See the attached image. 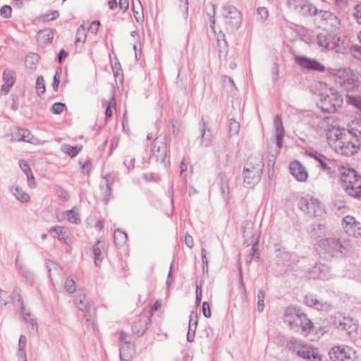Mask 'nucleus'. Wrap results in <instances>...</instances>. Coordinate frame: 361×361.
<instances>
[{"instance_id": "obj_1", "label": "nucleus", "mask_w": 361, "mask_h": 361, "mask_svg": "<svg viewBox=\"0 0 361 361\" xmlns=\"http://www.w3.org/2000/svg\"><path fill=\"white\" fill-rule=\"evenodd\" d=\"M329 139L334 141L335 150L343 155L351 156L356 153L361 143L345 130H336L330 133Z\"/></svg>"}, {"instance_id": "obj_2", "label": "nucleus", "mask_w": 361, "mask_h": 361, "mask_svg": "<svg viewBox=\"0 0 361 361\" xmlns=\"http://www.w3.org/2000/svg\"><path fill=\"white\" fill-rule=\"evenodd\" d=\"M264 166V159L259 153L248 157L243 172V183L246 187L252 188L259 181Z\"/></svg>"}, {"instance_id": "obj_3", "label": "nucleus", "mask_w": 361, "mask_h": 361, "mask_svg": "<svg viewBox=\"0 0 361 361\" xmlns=\"http://www.w3.org/2000/svg\"><path fill=\"white\" fill-rule=\"evenodd\" d=\"M340 181L342 188L350 197L361 199V176L356 171L342 167L340 171Z\"/></svg>"}, {"instance_id": "obj_4", "label": "nucleus", "mask_w": 361, "mask_h": 361, "mask_svg": "<svg viewBox=\"0 0 361 361\" xmlns=\"http://www.w3.org/2000/svg\"><path fill=\"white\" fill-rule=\"evenodd\" d=\"M284 321L295 332L309 333L313 327L312 322L305 314L290 307L285 311Z\"/></svg>"}, {"instance_id": "obj_5", "label": "nucleus", "mask_w": 361, "mask_h": 361, "mask_svg": "<svg viewBox=\"0 0 361 361\" xmlns=\"http://www.w3.org/2000/svg\"><path fill=\"white\" fill-rule=\"evenodd\" d=\"M317 44L323 51L340 54L345 53L348 48L345 40L338 34L334 32H323L318 34Z\"/></svg>"}, {"instance_id": "obj_6", "label": "nucleus", "mask_w": 361, "mask_h": 361, "mask_svg": "<svg viewBox=\"0 0 361 361\" xmlns=\"http://www.w3.org/2000/svg\"><path fill=\"white\" fill-rule=\"evenodd\" d=\"M317 250L322 257L331 258L342 255L347 250V247L346 245L342 243L338 238H326L318 242Z\"/></svg>"}, {"instance_id": "obj_7", "label": "nucleus", "mask_w": 361, "mask_h": 361, "mask_svg": "<svg viewBox=\"0 0 361 361\" xmlns=\"http://www.w3.org/2000/svg\"><path fill=\"white\" fill-rule=\"evenodd\" d=\"M343 104L342 95L334 89H329L325 94H323L319 106L324 112L334 113Z\"/></svg>"}, {"instance_id": "obj_8", "label": "nucleus", "mask_w": 361, "mask_h": 361, "mask_svg": "<svg viewBox=\"0 0 361 361\" xmlns=\"http://www.w3.org/2000/svg\"><path fill=\"white\" fill-rule=\"evenodd\" d=\"M298 207L301 211L312 217H321L325 213L324 206L321 202L318 199L309 195L300 200Z\"/></svg>"}, {"instance_id": "obj_9", "label": "nucleus", "mask_w": 361, "mask_h": 361, "mask_svg": "<svg viewBox=\"0 0 361 361\" xmlns=\"http://www.w3.org/2000/svg\"><path fill=\"white\" fill-rule=\"evenodd\" d=\"M306 154L314 159L317 162V166L326 172L330 178L336 176V168L332 160L317 151H307Z\"/></svg>"}, {"instance_id": "obj_10", "label": "nucleus", "mask_w": 361, "mask_h": 361, "mask_svg": "<svg viewBox=\"0 0 361 361\" xmlns=\"http://www.w3.org/2000/svg\"><path fill=\"white\" fill-rule=\"evenodd\" d=\"M286 5L290 11L304 16L316 15L317 13V8L307 0H287Z\"/></svg>"}, {"instance_id": "obj_11", "label": "nucleus", "mask_w": 361, "mask_h": 361, "mask_svg": "<svg viewBox=\"0 0 361 361\" xmlns=\"http://www.w3.org/2000/svg\"><path fill=\"white\" fill-rule=\"evenodd\" d=\"M75 304L80 311L85 313L84 323L87 327H91L94 329V323L91 315L92 304L90 303L85 295L81 293H79L75 300Z\"/></svg>"}, {"instance_id": "obj_12", "label": "nucleus", "mask_w": 361, "mask_h": 361, "mask_svg": "<svg viewBox=\"0 0 361 361\" xmlns=\"http://www.w3.org/2000/svg\"><path fill=\"white\" fill-rule=\"evenodd\" d=\"M223 16L226 23L231 30H236L241 23V15L239 11L232 5H225L223 7Z\"/></svg>"}, {"instance_id": "obj_13", "label": "nucleus", "mask_w": 361, "mask_h": 361, "mask_svg": "<svg viewBox=\"0 0 361 361\" xmlns=\"http://www.w3.org/2000/svg\"><path fill=\"white\" fill-rule=\"evenodd\" d=\"M355 351L347 345H338L333 347L329 352L331 361H353Z\"/></svg>"}, {"instance_id": "obj_14", "label": "nucleus", "mask_w": 361, "mask_h": 361, "mask_svg": "<svg viewBox=\"0 0 361 361\" xmlns=\"http://www.w3.org/2000/svg\"><path fill=\"white\" fill-rule=\"evenodd\" d=\"M295 63L303 68L307 70L324 72L325 67L323 64L315 59H309L305 56H297L295 58Z\"/></svg>"}, {"instance_id": "obj_15", "label": "nucleus", "mask_w": 361, "mask_h": 361, "mask_svg": "<svg viewBox=\"0 0 361 361\" xmlns=\"http://www.w3.org/2000/svg\"><path fill=\"white\" fill-rule=\"evenodd\" d=\"M329 274V267L322 263L316 264L307 272V277L309 279H328Z\"/></svg>"}, {"instance_id": "obj_16", "label": "nucleus", "mask_w": 361, "mask_h": 361, "mask_svg": "<svg viewBox=\"0 0 361 361\" xmlns=\"http://www.w3.org/2000/svg\"><path fill=\"white\" fill-rule=\"evenodd\" d=\"M335 326L341 331H345L347 334L351 335L357 330V324L350 317L339 316L334 321Z\"/></svg>"}, {"instance_id": "obj_17", "label": "nucleus", "mask_w": 361, "mask_h": 361, "mask_svg": "<svg viewBox=\"0 0 361 361\" xmlns=\"http://www.w3.org/2000/svg\"><path fill=\"white\" fill-rule=\"evenodd\" d=\"M2 79L4 84L1 87V94L6 95L13 86L16 80V73L11 68H6L3 72Z\"/></svg>"}, {"instance_id": "obj_18", "label": "nucleus", "mask_w": 361, "mask_h": 361, "mask_svg": "<svg viewBox=\"0 0 361 361\" xmlns=\"http://www.w3.org/2000/svg\"><path fill=\"white\" fill-rule=\"evenodd\" d=\"M16 266L18 274L24 279L25 282L32 285L35 278L33 271L21 262L18 257L16 259Z\"/></svg>"}, {"instance_id": "obj_19", "label": "nucleus", "mask_w": 361, "mask_h": 361, "mask_svg": "<svg viewBox=\"0 0 361 361\" xmlns=\"http://www.w3.org/2000/svg\"><path fill=\"white\" fill-rule=\"evenodd\" d=\"M152 153L158 161L164 163V166H166V158L167 156V148L166 145L164 142H159L155 141L152 147Z\"/></svg>"}, {"instance_id": "obj_20", "label": "nucleus", "mask_w": 361, "mask_h": 361, "mask_svg": "<svg viewBox=\"0 0 361 361\" xmlns=\"http://www.w3.org/2000/svg\"><path fill=\"white\" fill-rule=\"evenodd\" d=\"M291 174L299 181H305L307 178V173L305 168L297 161L291 162L289 166Z\"/></svg>"}, {"instance_id": "obj_21", "label": "nucleus", "mask_w": 361, "mask_h": 361, "mask_svg": "<svg viewBox=\"0 0 361 361\" xmlns=\"http://www.w3.org/2000/svg\"><path fill=\"white\" fill-rule=\"evenodd\" d=\"M151 322V319L149 317H145L140 318L135 322L132 327L133 332L137 336H140L144 334L145 331L148 328V325Z\"/></svg>"}, {"instance_id": "obj_22", "label": "nucleus", "mask_w": 361, "mask_h": 361, "mask_svg": "<svg viewBox=\"0 0 361 361\" xmlns=\"http://www.w3.org/2000/svg\"><path fill=\"white\" fill-rule=\"evenodd\" d=\"M297 355L303 359L311 360L312 361H320L321 360L318 353L305 344L302 345Z\"/></svg>"}, {"instance_id": "obj_23", "label": "nucleus", "mask_w": 361, "mask_h": 361, "mask_svg": "<svg viewBox=\"0 0 361 361\" xmlns=\"http://www.w3.org/2000/svg\"><path fill=\"white\" fill-rule=\"evenodd\" d=\"M347 132L361 143V116L348 124Z\"/></svg>"}, {"instance_id": "obj_24", "label": "nucleus", "mask_w": 361, "mask_h": 361, "mask_svg": "<svg viewBox=\"0 0 361 361\" xmlns=\"http://www.w3.org/2000/svg\"><path fill=\"white\" fill-rule=\"evenodd\" d=\"M93 252L94 255V264L99 267L105 255V243L104 241H97L93 246Z\"/></svg>"}, {"instance_id": "obj_25", "label": "nucleus", "mask_w": 361, "mask_h": 361, "mask_svg": "<svg viewBox=\"0 0 361 361\" xmlns=\"http://www.w3.org/2000/svg\"><path fill=\"white\" fill-rule=\"evenodd\" d=\"M274 125L276 128V143L279 148H281L283 145V139L284 137V128L283 127V123L281 118L277 115L274 118Z\"/></svg>"}, {"instance_id": "obj_26", "label": "nucleus", "mask_w": 361, "mask_h": 361, "mask_svg": "<svg viewBox=\"0 0 361 361\" xmlns=\"http://www.w3.org/2000/svg\"><path fill=\"white\" fill-rule=\"evenodd\" d=\"M21 313L23 314V320L30 326V332L37 333L38 331V324L37 320L32 317L30 312H26L23 304H21L20 307Z\"/></svg>"}, {"instance_id": "obj_27", "label": "nucleus", "mask_w": 361, "mask_h": 361, "mask_svg": "<svg viewBox=\"0 0 361 361\" xmlns=\"http://www.w3.org/2000/svg\"><path fill=\"white\" fill-rule=\"evenodd\" d=\"M134 349L130 343H121L120 346V358L121 361H131L133 358Z\"/></svg>"}, {"instance_id": "obj_28", "label": "nucleus", "mask_w": 361, "mask_h": 361, "mask_svg": "<svg viewBox=\"0 0 361 361\" xmlns=\"http://www.w3.org/2000/svg\"><path fill=\"white\" fill-rule=\"evenodd\" d=\"M222 195L227 197L229 194V180L224 172H220L217 178Z\"/></svg>"}, {"instance_id": "obj_29", "label": "nucleus", "mask_w": 361, "mask_h": 361, "mask_svg": "<svg viewBox=\"0 0 361 361\" xmlns=\"http://www.w3.org/2000/svg\"><path fill=\"white\" fill-rule=\"evenodd\" d=\"M31 133L27 129H19L17 133L13 135V139L17 142H31Z\"/></svg>"}, {"instance_id": "obj_30", "label": "nucleus", "mask_w": 361, "mask_h": 361, "mask_svg": "<svg viewBox=\"0 0 361 361\" xmlns=\"http://www.w3.org/2000/svg\"><path fill=\"white\" fill-rule=\"evenodd\" d=\"M11 190L13 195L16 197L17 200L20 201L21 202H27L30 200V196L27 193L24 192L20 188L16 186L15 188H11Z\"/></svg>"}, {"instance_id": "obj_31", "label": "nucleus", "mask_w": 361, "mask_h": 361, "mask_svg": "<svg viewBox=\"0 0 361 361\" xmlns=\"http://www.w3.org/2000/svg\"><path fill=\"white\" fill-rule=\"evenodd\" d=\"M305 301L308 306L313 307L319 310H322L324 307V304L313 295L305 296Z\"/></svg>"}, {"instance_id": "obj_32", "label": "nucleus", "mask_w": 361, "mask_h": 361, "mask_svg": "<svg viewBox=\"0 0 361 361\" xmlns=\"http://www.w3.org/2000/svg\"><path fill=\"white\" fill-rule=\"evenodd\" d=\"M82 147L76 146H71L67 144H63L61 147V151L70 156L71 157H75L81 150Z\"/></svg>"}, {"instance_id": "obj_33", "label": "nucleus", "mask_w": 361, "mask_h": 361, "mask_svg": "<svg viewBox=\"0 0 361 361\" xmlns=\"http://www.w3.org/2000/svg\"><path fill=\"white\" fill-rule=\"evenodd\" d=\"M114 243L117 247L123 245L127 240V233L120 229H117L114 232Z\"/></svg>"}, {"instance_id": "obj_34", "label": "nucleus", "mask_w": 361, "mask_h": 361, "mask_svg": "<svg viewBox=\"0 0 361 361\" xmlns=\"http://www.w3.org/2000/svg\"><path fill=\"white\" fill-rule=\"evenodd\" d=\"M203 126H203V129H202V135H201V137H202L201 145L204 147H207L211 143L212 135L210 130L206 128L205 122H204Z\"/></svg>"}, {"instance_id": "obj_35", "label": "nucleus", "mask_w": 361, "mask_h": 361, "mask_svg": "<svg viewBox=\"0 0 361 361\" xmlns=\"http://www.w3.org/2000/svg\"><path fill=\"white\" fill-rule=\"evenodd\" d=\"M49 233L53 235L54 238H56L60 240H65L66 237V232L61 226H54L49 230Z\"/></svg>"}, {"instance_id": "obj_36", "label": "nucleus", "mask_w": 361, "mask_h": 361, "mask_svg": "<svg viewBox=\"0 0 361 361\" xmlns=\"http://www.w3.org/2000/svg\"><path fill=\"white\" fill-rule=\"evenodd\" d=\"M105 190L103 192V199L104 203L108 204L112 192V183H110L107 177L104 178Z\"/></svg>"}, {"instance_id": "obj_37", "label": "nucleus", "mask_w": 361, "mask_h": 361, "mask_svg": "<svg viewBox=\"0 0 361 361\" xmlns=\"http://www.w3.org/2000/svg\"><path fill=\"white\" fill-rule=\"evenodd\" d=\"M304 343L297 339H290L286 345L287 348L296 354L298 353V350H300L301 347Z\"/></svg>"}, {"instance_id": "obj_38", "label": "nucleus", "mask_w": 361, "mask_h": 361, "mask_svg": "<svg viewBox=\"0 0 361 361\" xmlns=\"http://www.w3.org/2000/svg\"><path fill=\"white\" fill-rule=\"evenodd\" d=\"M252 224L251 223L247 222L246 224L245 228L243 229V238H245V242L247 243V244L252 243Z\"/></svg>"}, {"instance_id": "obj_39", "label": "nucleus", "mask_w": 361, "mask_h": 361, "mask_svg": "<svg viewBox=\"0 0 361 361\" xmlns=\"http://www.w3.org/2000/svg\"><path fill=\"white\" fill-rule=\"evenodd\" d=\"M198 324V316L197 312L192 311L190 315L188 331H196Z\"/></svg>"}, {"instance_id": "obj_40", "label": "nucleus", "mask_w": 361, "mask_h": 361, "mask_svg": "<svg viewBox=\"0 0 361 361\" xmlns=\"http://www.w3.org/2000/svg\"><path fill=\"white\" fill-rule=\"evenodd\" d=\"M38 63V56L35 54H30L25 58V65L30 69L36 68V65Z\"/></svg>"}, {"instance_id": "obj_41", "label": "nucleus", "mask_w": 361, "mask_h": 361, "mask_svg": "<svg viewBox=\"0 0 361 361\" xmlns=\"http://www.w3.org/2000/svg\"><path fill=\"white\" fill-rule=\"evenodd\" d=\"M86 37H87L86 27L84 26V25H81L78 28V30L76 32L75 42H84L85 41Z\"/></svg>"}, {"instance_id": "obj_42", "label": "nucleus", "mask_w": 361, "mask_h": 361, "mask_svg": "<svg viewBox=\"0 0 361 361\" xmlns=\"http://www.w3.org/2000/svg\"><path fill=\"white\" fill-rule=\"evenodd\" d=\"M240 130V124L234 119H230L228 123V131L230 135H236Z\"/></svg>"}, {"instance_id": "obj_43", "label": "nucleus", "mask_w": 361, "mask_h": 361, "mask_svg": "<svg viewBox=\"0 0 361 361\" xmlns=\"http://www.w3.org/2000/svg\"><path fill=\"white\" fill-rule=\"evenodd\" d=\"M47 267L49 272V277L51 280H53L54 272H58L61 270V268L53 261L49 260L47 262Z\"/></svg>"}, {"instance_id": "obj_44", "label": "nucleus", "mask_w": 361, "mask_h": 361, "mask_svg": "<svg viewBox=\"0 0 361 361\" xmlns=\"http://www.w3.org/2000/svg\"><path fill=\"white\" fill-rule=\"evenodd\" d=\"M66 109V104L62 102H56L52 104L51 111L54 114H60Z\"/></svg>"}, {"instance_id": "obj_45", "label": "nucleus", "mask_w": 361, "mask_h": 361, "mask_svg": "<svg viewBox=\"0 0 361 361\" xmlns=\"http://www.w3.org/2000/svg\"><path fill=\"white\" fill-rule=\"evenodd\" d=\"M64 288L69 293H73V292L75 291V283L73 279L68 278L66 279L64 284Z\"/></svg>"}, {"instance_id": "obj_46", "label": "nucleus", "mask_w": 361, "mask_h": 361, "mask_svg": "<svg viewBox=\"0 0 361 361\" xmlns=\"http://www.w3.org/2000/svg\"><path fill=\"white\" fill-rule=\"evenodd\" d=\"M36 89L37 90L39 94H43L45 92V82L42 75L38 76L37 78Z\"/></svg>"}, {"instance_id": "obj_47", "label": "nucleus", "mask_w": 361, "mask_h": 361, "mask_svg": "<svg viewBox=\"0 0 361 361\" xmlns=\"http://www.w3.org/2000/svg\"><path fill=\"white\" fill-rule=\"evenodd\" d=\"M257 299H258L257 310H258V312H261L263 311L264 307V291L262 289H260L258 291Z\"/></svg>"}, {"instance_id": "obj_48", "label": "nucleus", "mask_w": 361, "mask_h": 361, "mask_svg": "<svg viewBox=\"0 0 361 361\" xmlns=\"http://www.w3.org/2000/svg\"><path fill=\"white\" fill-rule=\"evenodd\" d=\"M348 102L359 109L361 111V97L360 96H350L348 98Z\"/></svg>"}, {"instance_id": "obj_49", "label": "nucleus", "mask_w": 361, "mask_h": 361, "mask_svg": "<svg viewBox=\"0 0 361 361\" xmlns=\"http://www.w3.org/2000/svg\"><path fill=\"white\" fill-rule=\"evenodd\" d=\"M67 218L71 223L78 224L80 222L78 214L73 212V210H69L67 212Z\"/></svg>"}, {"instance_id": "obj_50", "label": "nucleus", "mask_w": 361, "mask_h": 361, "mask_svg": "<svg viewBox=\"0 0 361 361\" xmlns=\"http://www.w3.org/2000/svg\"><path fill=\"white\" fill-rule=\"evenodd\" d=\"M10 294L0 288V305H6L10 300Z\"/></svg>"}, {"instance_id": "obj_51", "label": "nucleus", "mask_w": 361, "mask_h": 361, "mask_svg": "<svg viewBox=\"0 0 361 361\" xmlns=\"http://www.w3.org/2000/svg\"><path fill=\"white\" fill-rule=\"evenodd\" d=\"M59 16V13L57 11H52L44 13L42 16L44 20H53L56 19Z\"/></svg>"}, {"instance_id": "obj_52", "label": "nucleus", "mask_w": 361, "mask_h": 361, "mask_svg": "<svg viewBox=\"0 0 361 361\" xmlns=\"http://www.w3.org/2000/svg\"><path fill=\"white\" fill-rule=\"evenodd\" d=\"M116 105V100L114 97L109 100L108 106L106 108L105 116L106 118H111L112 116L111 107Z\"/></svg>"}, {"instance_id": "obj_53", "label": "nucleus", "mask_w": 361, "mask_h": 361, "mask_svg": "<svg viewBox=\"0 0 361 361\" xmlns=\"http://www.w3.org/2000/svg\"><path fill=\"white\" fill-rule=\"evenodd\" d=\"M12 8L10 6H3L0 9V14L3 18H8L11 16Z\"/></svg>"}, {"instance_id": "obj_54", "label": "nucleus", "mask_w": 361, "mask_h": 361, "mask_svg": "<svg viewBox=\"0 0 361 361\" xmlns=\"http://www.w3.org/2000/svg\"><path fill=\"white\" fill-rule=\"evenodd\" d=\"M178 1H179L180 4H182L180 6V7L183 11V16L185 18H187L188 15V0H178Z\"/></svg>"}, {"instance_id": "obj_55", "label": "nucleus", "mask_w": 361, "mask_h": 361, "mask_svg": "<svg viewBox=\"0 0 361 361\" xmlns=\"http://www.w3.org/2000/svg\"><path fill=\"white\" fill-rule=\"evenodd\" d=\"M351 52L355 58L361 60V45H353L351 47Z\"/></svg>"}, {"instance_id": "obj_56", "label": "nucleus", "mask_w": 361, "mask_h": 361, "mask_svg": "<svg viewBox=\"0 0 361 361\" xmlns=\"http://www.w3.org/2000/svg\"><path fill=\"white\" fill-rule=\"evenodd\" d=\"M57 195L60 200L64 202L67 201L69 198L68 192L63 188H59L57 190Z\"/></svg>"}, {"instance_id": "obj_57", "label": "nucleus", "mask_w": 361, "mask_h": 361, "mask_svg": "<svg viewBox=\"0 0 361 361\" xmlns=\"http://www.w3.org/2000/svg\"><path fill=\"white\" fill-rule=\"evenodd\" d=\"M257 13L262 20H264L268 17V10L265 7L258 8Z\"/></svg>"}, {"instance_id": "obj_58", "label": "nucleus", "mask_w": 361, "mask_h": 361, "mask_svg": "<svg viewBox=\"0 0 361 361\" xmlns=\"http://www.w3.org/2000/svg\"><path fill=\"white\" fill-rule=\"evenodd\" d=\"M353 16L357 19V23L361 24V3L355 6Z\"/></svg>"}, {"instance_id": "obj_59", "label": "nucleus", "mask_w": 361, "mask_h": 361, "mask_svg": "<svg viewBox=\"0 0 361 361\" xmlns=\"http://www.w3.org/2000/svg\"><path fill=\"white\" fill-rule=\"evenodd\" d=\"M99 25L100 22L99 20H94L89 25L88 30H90L93 34H96L99 30Z\"/></svg>"}, {"instance_id": "obj_60", "label": "nucleus", "mask_w": 361, "mask_h": 361, "mask_svg": "<svg viewBox=\"0 0 361 361\" xmlns=\"http://www.w3.org/2000/svg\"><path fill=\"white\" fill-rule=\"evenodd\" d=\"M133 15L135 18V20L139 22L140 20H142L144 18V14H143V8H142V11L138 9L137 8H133Z\"/></svg>"}, {"instance_id": "obj_61", "label": "nucleus", "mask_w": 361, "mask_h": 361, "mask_svg": "<svg viewBox=\"0 0 361 361\" xmlns=\"http://www.w3.org/2000/svg\"><path fill=\"white\" fill-rule=\"evenodd\" d=\"M202 313L206 318H209L211 317L210 307L207 302H204L202 303Z\"/></svg>"}, {"instance_id": "obj_62", "label": "nucleus", "mask_w": 361, "mask_h": 361, "mask_svg": "<svg viewBox=\"0 0 361 361\" xmlns=\"http://www.w3.org/2000/svg\"><path fill=\"white\" fill-rule=\"evenodd\" d=\"M19 165L20 169L25 173V175L32 172L29 164L25 161L20 160L19 161Z\"/></svg>"}, {"instance_id": "obj_63", "label": "nucleus", "mask_w": 361, "mask_h": 361, "mask_svg": "<svg viewBox=\"0 0 361 361\" xmlns=\"http://www.w3.org/2000/svg\"><path fill=\"white\" fill-rule=\"evenodd\" d=\"M27 338L24 335H21L18 341V350H25Z\"/></svg>"}, {"instance_id": "obj_64", "label": "nucleus", "mask_w": 361, "mask_h": 361, "mask_svg": "<svg viewBox=\"0 0 361 361\" xmlns=\"http://www.w3.org/2000/svg\"><path fill=\"white\" fill-rule=\"evenodd\" d=\"M26 176H27V179L28 185L30 188H35L36 184H35V178H34L32 173L31 172L30 173H27L26 175Z\"/></svg>"}]
</instances>
